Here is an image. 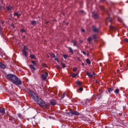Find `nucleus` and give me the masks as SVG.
Here are the masks:
<instances>
[{"label": "nucleus", "instance_id": "f257e3e1", "mask_svg": "<svg viewBox=\"0 0 128 128\" xmlns=\"http://www.w3.org/2000/svg\"><path fill=\"white\" fill-rule=\"evenodd\" d=\"M26 92H28V94H30L32 98L34 100L35 102H37V104L43 108H46L48 106V104H46V102L42 100V99L40 98L36 94L28 88L26 89Z\"/></svg>", "mask_w": 128, "mask_h": 128}, {"label": "nucleus", "instance_id": "f03ea898", "mask_svg": "<svg viewBox=\"0 0 128 128\" xmlns=\"http://www.w3.org/2000/svg\"><path fill=\"white\" fill-rule=\"evenodd\" d=\"M7 80H10L12 84H14L16 86H20L22 84V80L16 76L14 74H8L6 76Z\"/></svg>", "mask_w": 128, "mask_h": 128}, {"label": "nucleus", "instance_id": "7ed1b4c3", "mask_svg": "<svg viewBox=\"0 0 128 128\" xmlns=\"http://www.w3.org/2000/svg\"><path fill=\"white\" fill-rule=\"evenodd\" d=\"M36 61H32V64L29 65V68L32 72H34L36 70Z\"/></svg>", "mask_w": 128, "mask_h": 128}, {"label": "nucleus", "instance_id": "20e7f679", "mask_svg": "<svg viewBox=\"0 0 128 128\" xmlns=\"http://www.w3.org/2000/svg\"><path fill=\"white\" fill-rule=\"evenodd\" d=\"M48 72H45V74H42V79L44 80H46V78H48Z\"/></svg>", "mask_w": 128, "mask_h": 128}, {"label": "nucleus", "instance_id": "39448f33", "mask_svg": "<svg viewBox=\"0 0 128 128\" xmlns=\"http://www.w3.org/2000/svg\"><path fill=\"white\" fill-rule=\"evenodd\" d=\"M70 113L72 114H73L74 116H79L80 115V114L77 111L70 110Z\"/></svg>", "mask_w": 128, "mask_h": 128}, {"label": "nucleus", "instance_id": "423d86ee", "mask_svg": "<svg viewBox=\"0 0 128 128\" xmlns=\"http://www.w3.org/2000/svg\"><path fill=\"white\" fill-rule=\"evenodd\" d=\"M92 30L94 32H100V29H98V28H96V26H93Z\"/></svg>", "mask_w": 128, "mask_h": 128}, {"label": "nucleus", "instance_id": "0eeeda50", "mask_svg": "<svg viewBox=\"0 0 128 128\" xmlns=\"http://www.w3.org/2000/svg\"><path fill=\"white\" fill-rule=\"evenodd\" d=\"M50 104L51 106H56V101L52 99L50 100Z\"/></svg>", "mask_w": 128, "mask_h": 128}, {"label": "nucleus", "instance_id": "6e6552de", "mask_svg": "<svg viewBox=\"0 0 128 128\" xmlns=\"http://www.w3.org/2000/svg\"><path fill=\"white\" fill-rule=\"evenodd\" d=\"M92 18H98V13L94 12L92 13Z\"/></svg>", "mask_w": 128, "mask_h": 128}, {"label": "nucleus", "instance_id": "1a4fd4ad", "mask_svg": "<svg viewBox=\"0 0 128 128\" xmlns=\"http://www.w3.org/2000/svg\"><path fill=\"white\" fill-rule=\"evenodd\" d=\"M0 68L3 70H4V68H6V65L2 62H0Z\"/></svg>", "mask_w": 128, "mask_h": 128}, {"label": "nucleus", "instance_id": "9d476101", "mask_svg": "<svg viewBox=\"0 0 128 128\" xmlns=\"http://www.w3.org/2000/svg\"><path fill=\"white\" fill-rule=\"evenodd\" d=\"M14 16H17V18H18V16H20V12H14Z\"/></svg>", "mask_w": 128, "mask_h": 128}, {"label": "nucleus", "instance_id": "9b49d317", "mask_svg": "<svg viewBox=\"0 0 128 128\" xmlns=\"http://www.w3.org/2000/svg\"><path fill=\"white\" fill-rule=\"evenodd\" d=\"M5 110H4V108H2L0 107V112H1V114H5Z\"/></svg>", "mask_w": 128, "mask_h": 128}, {"label": "nucleus", "instance_id": "f8f14e48", "mask_svg": "<svg viewBox=\"0 0 128 128\" xmlns=\"http://www.w3.org/2000/svg\"><path fill=\"white\" fill-rule=\"evenodd\" d=\"M86 74L87 76H88L89 78H94V76H92V74L91 73L86 72Z\"/></svg>", "mask_w": 128, "mask_h": 128}, {"label": "nucleus", "instance_id": "ddd939ff", "mask_svg": "<svg viewBox=\"0 0 128 128\" xmlns=\"http://www.w3.org/2000/svg\"><path fill=\"white\" fill-rule=\"evenodd\" d=\"M68 50H69V52H70L71 54H74V50H72V48H70V47H68Z\"/></svg>", "mask_w": 128, "mask_h": 128}, {"label": "nucleus", "instance_id": "4468645a", "mask_svg": "<svg viewBox=\"0 0 128 128\" xmlns=\"http://www.w3.org/2000/svg\"><path fill=\"white\" fill-rule=\"evenodd\" d=\"M31 24H32L33 26H36V20H32L31 22Z\"/></svg>", "mask_w": 128, "mask_h": 128}, {"label": "nucleus", "instance_id": "2eb2a0df", "mask_svg": "<svg viewBox=\"0 0 128 128\" xmlns=\"http://www.w3.org/2000/svg\"><path fill=\"white\" fill-rule=\"evenodd\" d=\"M30 58H33L34 60H36V57L34 55L30 54Z\"/></svg>", "mask_w": 128, "mask_h": 128}, {"label": "nucleus", "instance_id": "dca6fc26", "mask_svg": "<svg viewBox=\"0 0 128 128\" xmlns=\"http://www.w3.org/2000/svg\"><path fill=\"white\" fill-rule=\"evenodd\" d=\"M22 53H23L24 56H26L27 52L26 50H23Z\"/></svg>", "mask_w": 128, "mask_h": 128}, {"label": "nucleus", "instance_id": "f3484780", "mask_svg": "<svg viewBox=\"0 0 128 128\" xmlns=\"http://www.w3.org/2000/svg\"><path fill=\"white\" fill-rule=\"evenodd\" d=\"M107 22H112V19L111 18L108 17L107 18Z\"/></svg>", "mask_w": 128, "mask_h": 128}, {"label": "nucleus", "instance_id": "a211bd4d", "mask_svg": "<svg viewBox=\"0 0 128 128\" xmlns=\"http://www.w3.org/2000/svg\"><path fill=\"white\" fill-rule=\"evenodd\" d=\"M73 44H74V46H76V44H78V42H76V40H74Z\"/></svg>", "mask_w": 128, "mask_h": 128}, {"label": "nucleus", "instance_id": "6ab92c4d", "mask_svg": "<svg viewBox=\"0 0 128 128\" xmlns=\"http://www.w3.org/2000/svg\"><path fill=\"white\" fill-rule=\"evenodd\" d=\"M78 74V73H77L76 74H72V78H74L77 76Z\"/></svg>", "mask_w": 128, "mask_h": 128}, {"label": "nucleus", "instance_id": "aec40b11", "mask_svg": "<svg viewBox=\"0 0 128 128\" xmlns=\"http://www.w3.org/2000/svg\"><path fill=\"white\" fill-rule=\"evenodd\" d=\"M86 62L87 64H90L91 62H90V59H86Z\"/></svg>", "mask_w": 128, "mask_h": 128}, {"label": "nucleus", "instance_id": "412c9836", "mask_svg": "<svg viewBox=\"0 0 128 128\" xmlns=\"http://www.w3.org/2000/svg\"><path fill=\"white\" fill-rule=\"evenodd\" d=\"M89 102H90V100L87 99L85 102L86 104H89Z\"/></svg>", "mask_w": 128, "mask_h": 128}, {"label": "nucleus", "instance_id": "4be33fe9", "mask_svg": "<svg viewBox=\"0 0 128 128\" xmlns=\"http://www.w3.org/2000/svg\"><path fill=\"white\" fill-rule=\"evenodd\" d=\"M77 84L78 86H82V82L80 81H78L77 82Z\"/></svg>", "mask_w": 128, "mask_h": 128}, {"label": "nucleus", "instance_id": "5701e85b", "mask_svg": "<svg viewBox=\"0 0 128 128\" xmlns=\"http://www.w3.org/2000/svg\"><path fill=\"white\" fill-rule=\"evenodd\" d=\"M92 38L90 37H89L88 39V42H92Z\"/></svg>", "mask_w": 128, "mask_h": 128}, {"label": "nucleus", "instance_id": "b1692460", "mask_svg": "<svg viewBox=\"0 0 128 128\" xmlns=\"http://www.w3.org/2000/svg\"><path fill=\"white\" fill-rule=\"evenodd\" d=\"M50 56H52V58H56V55H54V54L51 53L50 54Z\"/></svg>", "mask_w": 128, "mask_h": 128}, {"label": "nucleus", "instance_id": "393cba45", "mask_svg": "<svg viewBox=\"0 0 128 128\" xmlns=\"http://www.w3.org/2000/svg\"><path fill=\"white\" fill-rule=\"evenodd\" d=\"M7 10H12V7L8 6V7H7Z\"/></svg>", "mask_w": 128, "mask_h": 128}, {"label": "nucleus", "instance_id": "a878e982", "mask_svg": "<svg viewBox=\"0 0 128 128\" xmlns=\"http://www.w3.org/2000/svg\"><path fill=\"white\" fill-rule=\"evenodd\" d=\"M93 37H94V40H96V38H98V37L96 36V34H94Z\"/></svg>", "mask_w": 128, "mask_h": 128}, {"label": "nucleus", "instance_id": "bb28decb", "mask_svg": "<svg viewBox=\"0 0 128 128\" xmlns=\"http://www.w3.org/2000/svg\"><path fill=\"white\" fill-rule=\"evenodd\" d=\"M61 66H62V68L66 67V64H64V63H61Z\"/></svg>", "mask_w": 128, "mask_h": 128}, {"label": "nucleus", "instance_id": "cd10ccee", "mask_svg": "<svg viewBox=\"0 0 128 128\" xmlns=\"http://www.w3.org/2000/svg\"><path fill=\"white\" fill-rule=\"evenodd\" d=\"M66 96V93L63 94L62 96V98H64Z\"/></svg>", "mask_w": 128, "mask_h": 128}, {"label": "nucleus", "instance_id": "c85d7f7f", "mask_svg": "<svg viewBox=\"0 0 128 128\" xmlns=\"http://www.w3.org/2000/svg\"><path fill=\"white\" fill-rule=\"evenodd\" d=\"M115 92L116 94H118V92H120V90L116 89Z\"/></svg>", "mask_w": 128, "mask_h": 128}, {"label": "nucleus", "instance_id": "c756f323", "mask_svg": "<svg viewBox=\"0 0 128 128\" xmlns=\"http://www.w3.org/2000/svg\"><path fill=\"white\" fill-rule=\"evenodd\" d=\"M20 32H26V30H24V29H21L20 30Z\"/></svg>", "mask_w": 128, "mask_h": 128}, {"label": "nucleus", "instance_id": "7c9ffc66", "mask_svg": "<svg viewBox=\"0 0 128 128\" xmlns=\"http://www.w3.org/2000/svg\"><path fill=\"white\" fill-rule=\"evenodd\" d=\"M56 68H58V70H60V66L57 65L56 66Z\"/></svg>", "mask_w": 128, "mask_h": 128}, {"label": "nucleus", "instance_id": "2f4dec72", "mask_svg": "<svg viewBox=\"0 0 128 128\" xmlns=\"http://www.w3.org/2000/svg\"><path fill=\"white\" fill-rule=\"evenodd\" d=\"M79 90H80V92H82V90H84V89L80 87L79 88Z\"/></svg>", "mask_w": 128, "mask_h": 128}, {"label": "nucleus", "instance_id": "473e14b6", "mask_svg": "<svg viewBox=\"0 0 128 128\" xmlns=\"http://www.w3.org/2000/svg\"><path fill=\"white\" fill-rule=\"evenodd\" d=\"M108 92H112V89L111 88H110L108 90Z\"/></svg>", "mask_w": 128, "mask_h": 128}, {"label": "nucleus", "instance_id": "72a5a7b5", "mask_svg": "<svg viewBox=\"0 0 128 128\" xmlns=\"http://www.w3.org/2000/svg\"><path fill=\"white\" fill-rule=\"evenodd\" d=\"M24 50H28V47H26V46H24Z\"/></svg>", "mask_w": 128, "mask_h": 128}, {"label": "nucleus", "instance_id": "f704fd0d", "mask_svg": "<svg viewBox=\"0 0 128 128\" xmlns=\"http://www.w3.org/2000/svg\"><path fill=\"white\" fill-rule=\"evenodd\" d=\"M76 70H78V68H73L74 72H76Z\"/></svg>", "mask_w": 128, "mask_h": 128}, {"label": "nucleus", "instance_id": "c9c22d12", "mask_svg": "<svg viewBox=\"0 0 128 128\" xmlns=\"http://www.w3.org/2000/svg\"><path fill=\"white\" fill-rule=\"evenodd\" d=\"M124 42H128V38H126L124 40Z\"/></svg>", "mask_w": 128, "mask_h": 128}, {"label": "nucleus", "instance_id": "e433bc0d", "mask_svg": "<svg viewBox=\"0 0 128 128\" xmlns=\"http://www.w3.org/2000/svg\"><path fill=\"white\" fill-rule=\"evenodd\" d=\"M63 57L64 58H68V56H66V54H64L63 56Z\"/></svg>", "mask_w": 128, "mask_h": 128}, {"label": "nucleus", "instance_id": "4c0bfd02", "mask_svg": "<svg viewBox=\"0 0 128 128\" xmlns=\"http://www.w3.org/2000/svg\"><path fill=\"white\" fill-rule=\"evenodd\" d=\"M110 28H112V30H114V28H116L112 26H110Z\"/></svg>", "mask_w": 128, "mask_h": 128}, {"label": "nucleus", "instance_id": "58836bf2", "mask_svg": "<svg viewBox=\"0 0 128 128\" xmlns=\"http://www.w3.org/2000/svg\"><path fill=\"white\" fill-rule=\"evenodd\" d=\"M54 60H57V62H58V58L54 57Z\"/></svg>", "mask_w": 128, "mask_h": 128}, {"label": "nucleus", "instance_id": "ea45409f", "mask_svg": "<svg viewBox=\"0 0 128 128\" xmlns=\"http://www.w3.org/2000/svg\"><path fill=\"white\" fill-rule=\"evenodd\" d=\"M18 116H19V118H22V116L21 114H18Z\"/></svg>", "mask_w": 128, "mask_h": 128}, {"label": "nucleus", "instance_id": "a19ab883", "mask_svg": "<svg viewBox=\"0 0 128 128\" xmlns=\"http://www.w3.org/2000/svg\"><path fill=\"white\" fill-rule=\"evenodd\" d=\"M82 32H86V30H84V29H82Z\"/></svg>", "mask_w": 128, "mask_h": 128}, {"label": "nucleus", "instance_id": "79ce46f5", "mask_svg": "<svg viewBox=\"0 0 128 128\" xmlns=\"http://www.w3.org/2000/svg\"><path fill=\"white\" fill-rule=\"evenodd\" d=\"M82 52V54H84V56H86V53L85 52Z\"/></svg>", "mask_w": 128, "mask_h": 128}, {"label": "nucleus", "instance_id": "37998d69", "mask_svg": "<svg viewBox=\"0 0 128 128\" xmlns=\"http://www.w3.org/2000/svg\"><path fill=\"white\" fill-rule=\"evenodd\" d=\"M1 22L2 24H4V21H2Z\"/></svg>", "mask_w": 128, "mask_h": 128}, {"label": "nucleus", "instance_id": "c03bdc74", "mask_svg": "<svg viewBox=\"0 0 128 128\" xmlns=\"http://www.w3.org/2000/svg\"><path fill=\"white\" fill-rule=\"evenodd\" d=\"M101 8H102V10H104V7L102 6V7H101Z\"/></svg>", "mask_w": 128, "mask_h": 128}, {"label": "nucleus", "instance_id": "a18cd8bd", "mask_svg": "<svg viewBox=\"0 0 128 128\" xmlns=\"http://www.w3.org/2000/svg\"><path fill=\"white\" fill-rule=\"evenodd\" d=\"M92 74L93 76H96V73H94V72H92Z\"/></svg>", "mask_w": 128, "mask_h": 128}, {"label": "nucleus", "instance_id": "49530a36", "mask_svg": "<svg viewBox=\"0 0 128 128\" xmlns=\"http://www.w3.org/2000/svg\"><path fill=\"white\" fill-rule=\"evenodd\" d=\"M77 60H80V58H77Z\"/></svg>", "mask_w": 128, "mask_h": 128}, {"label": "nucleus", "instance_id": "de8ad7c7", "mask_svg": "<svg viewBox=\"0 0 128 128\" xmlns=\"http://www.w3.org/2000/svg\"><path fill=\"white\" fill-rule=\"evenodd\" d=\"M11 26H13V28H14V24H11Z\"/></svg>", "mask_w": 128, "mask_h": 128}, {"label": "nucleus", "instance_id": "09e8293b", "mask_svg": "<svg viewBox=\"0 0 128 128\" xmlns=\"http://www.w3.org/2000/svg\"><path fill=\"white\" fill-rule=\"evenodd\" d=\"M80 12L82 14L84 12V10H80Z\"/></svg>", "mask_w": 128, "mask_h": 128}, {"label": "nucleus", "instance_id": "8fccbe9b", "mask_svg": "<svg viewBox=\"0 0 128 128\" xmlns=\"http://www.w3.org/2000/svg\"><path fill=\"white\" fill-rule=\"evenodd\" d=\"M82 66H84V62H82Z\"/></svg>", "mask_w": 128, "mask_h": 128}, {"label": "nucleus", "instance_id": "3c124183", "mask_svg": "<svg viewBox=\"0 0 128 128\" xmlns=\"http://www.w3.org/2000/svg\"><path fill=\"white\" fill-rule=\"evenodd\" d=\"M43 66H46V64H42Z\"/></svg>", "mask_w": 128, "mask_h": 128}, {"label": "nucleus", "instance_id": "603ef678", "mask_svg": "<svg viewBox=\"0 0 128 128\" xmlns=\"http://www.w3.org/2000/svg\"><path fill=\"white\" fill-rule=\"evenodd\" d=\"M120 72V70H117V72Z\"/></svg>", "mask_w": 128, "mask_h": 128}, {"label": "nucleus", "instance_id": "864d4df0", "mask_svg": "<svg viewBox=\"0 0 128 128\" xmlns=\"http://www.w3.org/2000/svg\"><path fill=\"white\" fill-rule=\"evenodd\" d=\"M46 24H48V22H46Z\"/></svg>", "mask_w": 128, "mask_h": 128}, {"label": "nucleus", "instance_id": "5fc2aeb1", "mask_svg": "<svg viewBox=\"0 0 128 128\" xmlns=\"http://www.w3.org/2000/svg\"><path fill=\"white\" fill-rule=\"evenodd\" d=\"M99 92H100V90H99Z\"/></svg>", "mask_w": 128, "mask_h": 128}]
</instances>
